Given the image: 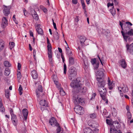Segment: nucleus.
Returning a JSON list of instances; mask_svg holds the SVG:
<instances>
[{"instance_id":"f257e3e1","label":"nucleus","mask_w":133,"mask_h":133,"mask_svg":"<svg viewBox=\"0 0 133 133\" xmlns=\"http://www.w3.org/2000/svg\"><path fill=\"white\" fill-rule=\"evenodd\" d=\"M80 78L78 77L75 80V94L78 93L79 95L84 94L87 89L86 87L82 88V84L81 83Z\"/></svg>"},{"instance_id":"f03ea898","label":"nucleus","mask_w":133,"mask_h":133,"mask_svg":"<svg viewBox=\"0 0 133 133\" xmlns=\"http://www.w3.org/2000/svg\"><path fill=\"white\" fill-rule=\"evenodd\" d=\"M125 28V29L124 31H126L125 32L123 31H121V32L124 41L125 43H127L128 41L129 42H130L132 40V37L130 36H133V30L131 29L128 31L127 29V27H126Z\"/></svg>"},{"instance_id":"7ed1b4c3","label":"nucleus","mask_w":133,"mask_h":133,"mask_svg":"<svg viewBox=\"0 0 133 133\" xmlns=\"http://www.w3.org/2000/svg\"><path fill=\"white\" fill-rule=\"evenodd\" d=\"M49 123L51 125L53 126H56L57 127L56 129V133H64L63 131H61V128L59 125V124L57 122L55 118L54 117H52L49 120Z\"/></svg>"},{"instance_id":"20e7f679","label":"nucleus","mask_w":133,"mask_h":133,"mask_svg":"<svg viewBox=\"0 0 133 133\" xmlns=\"http://www.w3.org/2000/svg\"><path fill=\"white\" fill-rule=\"evenodd\" d=\"M98 92L102 99L103 100L105 101L106 99L105 96L107 94V90L105 88L99 87L98 88Z\"/></svg>"},{"instance_id":"39448f33","label":"nucleus","mask_w":133,"mask_h":133,"mask_svg":"<svg viewBox=\"0 0 133 133\" xmlns=\"http://www.w3.org/2000/svg\"><path fill=\"white\" fill-rule=\"evenodd\" d=\"M96 79L98 81V88L99 87L104 88V86L106 84L105 81L104 80L103 78L97 77Z\"/></svg>"},{"instance_id":"423d86ee","label":"nucleus","mask_w":133,"mask_h":133,"mask_svg":"<svg viewBox=\"0 0 133 133\" xmlns=\"http://www.w3.org/2000/svg\"><path fill=\"white\" fill-rule=\"evenodd\" d=\"M75 109L76 110V111H75V112L80 115H82L84 113V111L83 107L80 105H76Z\"/></svg>"},{"instance_id":"0eeeda50","label":"nucleus","mask_w":133,"mask_h":133,"mask_svg":"<svg viewBox=\"0 0 133 133\" xmlns=\"http://www.w3.org/2000/svg\"><path fill=\"white\" fill-rule=\"evenodd\" d=\"M127 51L129 52L131 55H133V43L130 45L127 43L126 46Z\"/></svg>"},{"instance_id":"6e6552de","label":"nucleus","mask_w":133,"mask_h":133,"mask_svg":"<svg viewBox=\"0 0 133 133\" xmlns=\"http://www.w3.org/2000/svg\"><path fill=\"white\" fill-rule=\"evenodd\" d=\"M84 99L82 98L78 97V95L77 97L75 96V104H84Z\"/></svg>"},{"instance_id":"1a4fd4ad","label":"nucleus","mask_w":133,"mask_h":133,"mask_svg":"<svg viewBox=\"0 0 133 133\" xmlns=\"http://www.w3.org/2000/svg\"><path fill=\"white\" fill-rule=\"evenodd\" d=\"M70 86L72 88H73L72 91V93L73 95V102L74 103L75 102V99H74L75 96V81L72 80V82H71L70 84Z\"/></svg>"},{"instance_id":"9d476101","label":"nucleus","mask_w":133,"mask_h":133,"mask_svg":"<svg viewBox=\"0 0 133 133\" xmlns=\"http://www.w3.org/2000/svg\"><path fill=\"white\" fill-rule=\"evenodd\" d=\"M4 6L5 7L4 8L3 12L5 16H7L10 14L9 11L10 7H7L5 5H4Z\"/></svg>"},{"instance_id":"9b49d317","label":"nucleus","mask_w":133,"mask_h":133,"mask_svg":"<svg viewBox=\"0 0 133 133\" xmlns=\"http://www.w3.org/2000/svg\"><path fill=\"white\" fill-rule=\"evenodd\" d=\"M40 105L42 106L41 108H43L45 109L46 107H48V104L47 102L45 100H42L40 102Z\"/></svg>"},{"instance_id":"f8f14e48","label":"nucleus","mask_w":133,"mask_h":133,"mask_svg":"<svg viewBox=\"0 0 133 133\" xmlns=\"http://www.w3.org/2000/svg\"><path fill=\"white\" fill-rule=\"evenodd\" d=\"M77 37L79 39L81 44L82 45H83V44H84V43L86 40V38L85 37L83 36L78 35L77 36Z\"/></svg>"},{"instance_id":"ddd939ff","label":"nucleus","mask_w":133,"mask_h":133,"mask_svg":"<svg viewBox=\"0 0 133 133\" xmlns=\"http://www.w3.org/2000/svg\"><path fill=\"white\" fill-rule=\"evenodd\" d=\"M11 119L13 123L14 124H15L17 122L18 120L16 115L14 114L12 115Z\"/></svg>"},{"instance_id":"4468645a","label":"nucleus","mask_w":133,"mask_h":133,"mask_svg":"<svg viewBox=\"0 0 133 133\" xmlns=\"http://www.w3.org/2000/svg\"><path fill=\"white\" fill-rule=\"evenodd\" d=\"M22 113L25 119H26L28 113L27 109L25 108L23 109L22 110Z\"/></svg>"},{"instance_id":"2eb2a0df","label":"nucleus","mask_w":133,"mask_h":133,"mask_svg":"<svg viewBox=\"0 0 133 133\" xmlns=\"http://www.w3.org/2000/svg\"><path fill=\"white\" fill-rule=\"evenodd\" d=\"M31 14L33 18L36 20H37L38 19V15L34 10L31 11Z\"/></svg>"},{"instance_id":"dca6fc26","label":"nucleus","mask_w":133,"mask_h":133,"mask_svg":"<svg viewBox=\"0 0 133 133\" xmlns=\"http://www.w3.org/2000/svg\"><path fill=\"white\" fill-rule=\"evenodd\" d=\"M120 64L121 66L124 69L127 66V64L125 60L124 59H121L120 61Z\"/></svg>"},{"instance_id":"f3484780","label":"nucleus","mask_w":133,"mask_h":133,"mask_svg":"<svg viewBox=\"0 0 133 133\" xmlns=\"http://www.w3.org/2000/svg\"><path fill=\"white\" fill-rule=\"evenodd\" d=\"M31 75L33 78L34 79H36L38 77V75L35 70H34L31 71Z\"/></svg>"},{"instance_id":"a211bd4d","label":"nucleus","mask_w":133,"mask_h":133,"mask_svg":"<svg viewBox=\"0 0 133 133\" xmlns=\"http://www.w3.org/2000/svg\"><path fill=\"white\" fill-rule=\"evenodd\" d=\"M8 24V20L5 17H3L2 19V25L4 26L7 25Z\"/></svg>"},{"instance_id":"6ab92c4d","label":"nucleus","mask_w":133,"mask_h":133,"mask_svg":"<svg viewBox=\"0 0 133 133\" xmlns=\"http://www.w3.org/2000/svg\"><path fill=\"white\" fill-rule=\"evenodd\" d=\"M89 66V64L87 59L86 60H84L83 65L84 69L85 70H86L88 68Z\"/></svg>"},{"instance_id":"aec40b11","label":"nucleus","mask_w":133,"mask_h":133,"mask_svg":"<svg viewBox=\"0 0 133 133\" xmlns=\"http://www.w3.org/2000/svg\"><path fill=\"white\" fill-rule=\"evenodd\" d=\"M84 133H93L92 130L90 128L87 127L84 130Z\"/></svg>"},{"instance_id":"412c9836","label":"nucleus","mask_w":133,"mask_h":133,"mask_svg":"<svg viewBox=\"0 0 133 133\" xmlns=\"http://www.w3.org/2000/svg\"><path fill=\"white\" fill-rule=\"evenodd\" d=\"M65 50L66 54L68 56H70V55L72 54V52L71 51H70V49L68 45L67 47H66Z\"/></svg>"},{"instance_id":"4be33fe9","label":"nucleus","mask_w":133,"mask_h":133,"mask_svg":"<svg viewBox=\"0 0 133 133\" xmlns=\"http://www.w3.org/2000/svg\"><path fill=\"white\" fill-rule=\"evenodd\" d=\"M97 71L98 75L99 77L103 78L104 74L103 72L102 71L99 70L98 71L97 70Z\"/></svg>"},{"instance_id":"5701e85b","label":"nucleus","mask_w":133,"mask_h":133,"mask_svg":"<svg viewBox=\"0 0 133 133\" xmlns=\"http://www.w3.org/2000/svg\"><path fill=\"white\" fill-rule=\"evenodd\" d=\"M112 127L115 129H118L120 127L119 125L118 122H117V123H113V125Z\"/></svg>"},{"instance_id":"b1692460","label":"nucleus","mask_w":133,"mask_h":133,"mask_svg":"<svg viewBox=\"0 0 133 133\" xmlns=\"http://www.w3.org/2000/svg\"><path fill=\"white\" fill-rule=\"evenodd\" d=\"M69 62L70 65H72L74 63V58L72 57H70L69 58Z\"/></svg>"},{"instance_id":"393cba45","label":"nucleus","mask_w":133,"mask_h":133,"mask_svg":"<svg viewBox=\"0 0 133 133\" xmlns=\"http://www.w3.org/2000/svg\"><path fill=\"white\" fill-rule=\"evenodd\" d=\"M110 131L111 133H118V130L113 128V127H112L110 128Z\"/></svg>"},{"instance_id":"a878e982","label":"nucleus","mask_w":133,"mask_h":133,"mask_svg":"<svg viewBox=\"0 0 133 133\" xmlns=\"http://www.w3.org/2000/svg\"><path fill=\"white\" fill-rule=\"evenodd\" d=\"M110 11L113 16H114L116 13L115 9L114 6L112 7L111 9H110Z\"/></svg>"},{"instance_id":"bb28decb","label":"nucleus","mask_w":133,"mask_h":133,"mask_svg":"<svg viewBox=\"0 0 133 133\" xmlns=\"http://www.w3.org/2000/svg\"><path fill=\"white\" fill-rule=\"evenodd\" d=\"M69 78L70 80H75V74H70L69 75Z\"/></svg>"},{"instance_id":"cd10ccee","label":"nucleus","mask_w":133,"mask_h":133,"mask_svg":"<svg viewBox=\"0 0 133 133\" xmlns=\"http://www.w3.org/2000/svg\"><path fill=\"white\" fill-rule=\"evenodd\" d=\"M39 91V92H43L42 87L41 85H39L38 87V88L36 90V92L37 93L38 91Z\"/></svg>"},{"instance_id":"c85d7f7f","label":"nucleus","mask_w":133,"mask_h":133,"mask_svg":"<svg viewBox=\"0 0 133 133\" xmlns=\"http://www.w3.org/2000/svg\"><path fill=\"white\" fill-rule=\"evenodd\" d=\"M37 32L39 34L42 35L43 34V30L40 28H38L36 29Z\"/></svg>"},{"instance_id":"c756f323","label":"nucleus","mask_w":133,"mask_h":133,"mask_svg":"<svg viewBox=\"0 0 133 133\" xmlns=\"http://www.w3.org/2000/svg\"><path fill=\"white\" fill-rule=\"evenodd\" d=\"M4 46L3 42L2 40H0V52L2 51L3 49Z\"/></svg>"},{"instance_id":"7c9ffc66","label":"nucleus","mask_w":133,"mask_h":133,"mask_svg":"<svg viewBox=\"0 0 133 133\" xmlns=\"http://www.w3.org/2000/svg\"><path fill=\"white\" fill-rule=\"evenodd\" d=\"M53 36L55 39L56 40H58L59 39V34L57 31H56L55 33V34Z\"/></svg>"},{"instance_id":"2f4dec72","label":"nucleus","mask_w":133,"mask_h":133,"mask_svg":"<svg viewBox=\"0 0 133 133\" xmlns=\"http://www.w3.org/2000/svg\"><path fill=\"white\" fill-rule=\"evenodd\" d=\"M63 62L64 63V74H66V66L64 62L65 61V59L62 60Z\"/></svg>"},{"instance_id":"473e14b6","label":"nucleus","mask_w":133,"mask_h":133,"mask_svg":"<svg viewBox=\"0 0 133 133\" xmlns=\"http://www.w3.org/2000/svg\"><path fill=\"white\" fill-rule=\"evenodd\" d=\"M10 73L9 69L8 68H6L5 71V75L6 76H8Z\"/></svg>"},{"instance_id":"72a5a7b5","label":"nucleus","mask_w":133,"mask_h":133,"mask_svg":"<svg viewBox=\"0 0 133 133\" xmlns=\"http://www.w3.org/2000/svg\"><path fill=\"white\" fill-rule=\"evenodd\" d=\"M75 69L74 68L71 67L69 70V74H75Z\"/></svg>"},{"instance_id":"f704fd0d","label":"nucleus","mask_w":133,"mask_h":133,"mask_svg":"<svg viewBox=\"0 0 133 133\" xmlns=\"http://www.w3.org/2000/svg\"><path fill=\"white\" fill-rule=\"evenodd\" d=\"M4 65L6 67H10L11 65V64L10 63L7 61H5L4 62Z\"/></svg>"},{"instance_id":"c9c22d12","label":"nucleus","mask_w":133,"mask_h":133,"mask_svg":"<svg viewBox=\"0 0 133 133\" xmlns=\"http://www.w3.org/2000/svg\"><path fill=\"white\" fill-rule=\"evenodd\" d=\"M124 92H127L128 91V89L127 86H124V87H122V88H120Z\"/></svg>"},{"instance_id":"e433bc0d","label":"nucleus","mask_w":133,"mask_h":133,"mask_svg":"<svg viewBox=\"0 0 133 133\" xmlns=\"http://www.w3.org/2000/svg\"><path fill=\"white\" fill-rule=\"evenodd\" d=\"M99 62H97L96 63L94 64V66L95 69H96L97 70V69L98 68L99 66Z\"/></svg>"},{"instance_id":"4c0bfd02","label":"nucleus","mask_w":133,"mask_h":133,"mask_svg":"<svg viewBox=\"0 0 133 133\" xmlns=\"http://www.w3.org/2000/svg\"><path fill=\"white\" fill-rule=\"evenodd\" d=\"M89 115L90 118L92 119H94L95 118L96 116V114L95 113L90 114Z\"/></svg>"},{"instance_id":"58836bf2","label":"nucleus","mask_w":133,"mask_h":133,"mask_svg":"<svg viewBox=\"0 0 133 133\" xmlns=\"http://www.w3.org/2000/svg\"><path fill=\"white\" fill-rule=\"evenodd\" d=\"M60 94L62 96L65 95V94L62 88H61L60 90Z\"/></svg>"},{"instance_id":"ea45409f","label":"nucleus","mask_w":133,"mask_h":133,"mask_svg":"<svg viewBox=\"0 0 133 133\" xmlns=\"http://www.w3.org/2000/svg\"><path fill=\"white\" fill-rule=\"evenodd\" d=\"M9 45L10 46V49H12V48L14 47L15 46V43L13 42H11L9 43Z\"/></svg>"},{"instance_id":"a19ab883","label":"nucleus","mask_w":133,"mask_h":133,"mask_svg":"<svg viewBox=\"0 0 133 133\" xmlns=\"http://www.w3.org/2000/svg\"><path fill=\"white\" fill-rule=\"evenodd\" d=\"M18 90L19 91V94L20 95H21L22 94V91L23 90V88L22 87L21 85H20L18 89Z\"/></svg>"},{"instance_id":"79ce46f5","label":"nucleus","mask_w":133,"mask_h":133,"mask_svg":"<svg viewBox=\"0 0 133 133\" xmlns=\"http://www.w3.org/2000/svg\"><path fill=\"white\" fill-rule=\"evenodd\" d=\"M127 116L128 119H130L132 117L131 114L130 112H127Z\"/></svg>"},{"instance_id":"37998d69","label":"nucleus","mask_w":133,"mask_h":133,"mask_svg":"<svg viewBox=\"0 0 133 133\" xmlns=\"http://www.w3.org/2000/svg\"><path fill=\"white\" fill-rule=\"evenodd\" d=\"M5 96L7 98H9L10 97V92L8 91H5Z\"/></svg>"},{"instance_id":"c03bdc74","label":"nucleus","mask_w":133,"mask_h":133,"mask_svg":"<svg viewBox=\"0 0 133 133\" xmlns=\"http://www.w3.org/2000/svg\"><path fill=\"white\" fill-rule=\"evenodd\" d=\"M17 75L18 79H20L21 78L22 76L21 72L19 71H17Z\"/></svg>"},{"instance_id":"a18cd8bd","label":"nucleus","mask_w":133,"mask_h":133,"mask_svg":"<svg viewBox=\"0 0 133 133\" xmlns=\"http://www.w3.org/2000/svg\"><path fill=\"white\" fill-rule=\"evenodd\" d=\"M47 48L48 51H51L52 47L50 43L48 44Z\"/></svg>"},{"instance_id":"49530a36","label":"nucleus","mask_w":133,"mask_h":133,"mask_svg":"<svg viewBox=\"0 0 133 133\" xmlns=\"http://www.w3.org/2000/svg\"><path fill=\"white\" fill-rule=\"evenodd\" d=\"M81 1L83 8H85L86 6L84 2V0H81Z\"/></svg>"},{"instance_id":"de8ad7c7","label":"nucleus","mask_w":133,"mask_h":133,"mask_svg":"<svg viewBox=\"0 0 133 133\" xmlns=\"http://www.w3.org/2000/svg\"><path fill=\"white\" fill-rule=\"evenodd\" d=\"M97 57H98V58L99 59V60L100 61L101 64L102 65H103V63L102 61H104V58L103 57H102V58L101 59V58H100V57H99V56L98 55H97Z\"/></svg>"},{"instance_id":"09e8293b","label":"nucleus","mask_w":133,"mask_h":133,"mask_svg":"<svg viewBox=\"0 0 133 133\" xmlns=\"http://www.w3.org/2000/svg\"><path fill=\"white\" fill-rule=\"evenodd\" d=\"M96 58H94L93 59H92L91 60V62L92 64L94 65L96 64Z\"/></svg>"},{"instance_id":"8fccbe9b","label":"nucleus","mask_w":133,"mask_h":133,"mask_svg":"<svg viewBox=\"0 0 133 133\" xmlns=\"http://www.w3.org/2000/svg\"><path fill=\"white\" fill-rule=\"evenodd\" d=\"M48 57L49 58H52V51H48Z\"/></svg>"},{"instance_id":"3c124183","label":"nucleus","mask_w":133,"mask_h":133,"mask_svg":"<svg viewBox=\"0 0 133 133\" xmlns=\"http://www.w3.org/2000/svg\"><path fill=\"white\" fill-rule=\"evenodd\" d=\"M114 83H113L112 81L111 84L110 85H109L108 88L110 90H112L113 89V85H114Z\"/></svg>"},{"instance_id":"603ef678","label":"nucleus","mask_w":133,"mask_h":133,"mask_svg":"<svg viewBox=\"0 0 133 133\" xmlns=\"http://www.w3.org/2000/svg\"><path fill=\"white\" fill-rule=\"evenodd\" d=\"M93 133H97L98 131L99 130L98 129L95 128L94 129L92 130Z\"/></svg>"},{"instance_id":"864d4df0","label":"nucleus","mask_w":133,"mask_h":133,"mask_svg":"<svg viewBox=\"0 0 133 133\" xmlns=\"http://www.w3.org/2000/svg\"><path fill=\"white\" fill-rule=\"evenodd\" d=\"M5 109L3 107H0V111L2 112H3L5 111Z\"/></svg>"},{"instance_id":"5fc2aeb1","label":"nucleus","mask_w":133,"mask_h":133,"mask_svg":"<svg viewBox=\"0 0 133 133\" xmlns=\"http://www.w3.org/2000/svg\"><path fill=\"white\" fill-rule=\"evenodd\" d=\"M21 64L19 63H18L17 66L18 70H20L21 68Z\"/></svg>"},{"instance_id":"6e6d98bb","label":"nucleus","mask_w":133,"mask_h":133,"mask_svg":"<svg viewBox=\"0 0 133 133\" xmlns=\"http://www.w3.org/2000/svg\"><path fill=\"white\" fill-rule=\"evenodd\" d=\"M107 123L108 125H110L111 124V122L110 120L108 119H106Z\"/></svg>"},{"instance_id":"4d7b16f0","label":"nucleus","mask_w":133,"mask_h":133,"mask_svg":"<svg viewBox=\"0 0 133 133\" xmlns=\"http://www.w3.org/2000/svg\"><path fill=\"white\" fill-rule=\"evenodd\" d=\"M23 11L24 15H25V16L27 14V12H26V10L24 8H23Z\"/></svg>"},{"instance_id":"13d9d810","label":"nucleus","mask_w":133,"mask_h":133,"mask_svg":"<svg viewBox=\"0 0 133 133\" xmlns=\"http://www.w3.org/2000/svg\"><path fill=\"white\" fill-rule=\"evenodd\" d=\"M107 6L108 7H109L110 6H112L114 5V4L113 3H110L109 2L107 4Z\"/></svg>"},{"instance_id":"bf43d9fd","label":"nucleus","mask_w":133,"mask_h":133,"mask_svg":"<svg viewBox=\"0 0 133 133\" xmlns=\"http://www.w3.org/2000/svg\"><path fill=\"white\" fill-rule=\"evenodd\" d=\"M10 112L11 115H12L14 114V113H13V110L11 108L10 109Z\"/></svg>"},{"instance_id":"052dcab7","label":"nucleus","mask_w":133,"mask_h":133,"mask_svg":"<svg viewBox=\"0 0 133 133\" xmlns=\"http://www.w3.org/2000/svg\"><path fill=\"white\" fill-rule=\"evenodd\" d=\"M54 27V28L56 30H57V29L56 27V25L55 23V22H54V23H53Z\"/></svg>"},{"instance_id":"680f3d73","label":"nucleus","mask_w":133,"mask_h":133,"mask_svg":"<svg viewBox=\"0 0 133 133\" xmlns=\"http://www.w3.org/2000/svg\"><path fill=\"white\" fill-rule=\"evenodd\" d=\"M111 83V80L108 77V85H110Z\"/></svg>"},{"instance_id":"e2e57ef3","label":"nucleus","mask_w":133,"mask_h":133,"mask_svg":"<svg viewBox=\"0 0 133 133\" xmlns=\"http://www.w3.org/2000/svg\"><path fill=\"white\" fill-rule=\"evenodd\" d=\"M114 3L115 5H118V3L117 2L116 0H114Z\"/></svg>"},{"instance_id":"0e129e2a","label":"nucleus","mask_w":133,"mask_h":133,"mask_svg":"<svg viewBox=\"0 0 133 133\" xmlns=\"http://www.w3.org/2000/svg\"><path fill=\"white\" fill-rule=\"evenodd\" d=\"M3 107V103L2 102V99L0 98V107Z\"/></svg>"},{"instance_id":"69168bd1","label":"nucleus","mask_w":133,"mask_h":133,"mask_svg":"<svg viewBox=\"0 0 133 133\" xmlns=\"http://www.w3.org/2000/svg\"><path fill=\"white\" fill-rule=\"evenodd\" d=\"M126 24L128 25H130V26H132V24L129 22H126Z\"/></svg>"},{"instance_id":"338daca9","label":"nucleus","mask_w":133,"mask_h":133,"mask_svg":"<svg viewBox=\"0 0 133 133\" xmlns=\"http://www.w3.org/2000/svg\"><path fill=\"white\" fill-rule=\"evenodd\" d=\"M83 9L84 10V14H87V10L86 8H84Z\"/></svg>"},{"instance_id":"774afa93","label":"nucleus","mask_w":133,"mask_h":133,"mask_svg":"<svg viewBox=\"0 0 133 133\" xmlns=\"http://www.w3.org/2000/svg\"><path fill=\"white\" fill-rule=\"evenodd\" d=\"M30 32V35L31 36L33 37V35L32 32L31 31H29Z\"/></svg>"}]
</instances>
